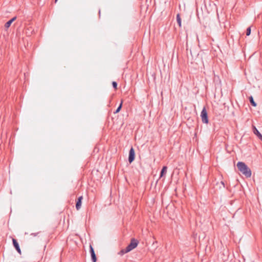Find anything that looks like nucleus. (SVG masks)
Masks as SVG:
<instances>
[{
    "label": "nucleus",
    "mask_w": 262,
    "mask_h": 262,
    "mask_svg": "<svg viewBox=\"0 0 262 262\" xmlns=\"http://www.w3.org/2000/svg\"><path fill=\"white\" fill-rule=\"evenodd\" d=\"M122 106V102L120 103L117 108L116 110V111L114 112V114L118 113L120 112Z\"/></svg>",
    "instance_id": "obj_12"
},
{
    "label": "nucleus",
    "mask_w": 262,
    "mask_h": 262,
    "mask_svg": "<svg viewBox=\"0 0 262 262\" xmlns=\"http://www.w3.org/2000/svg\"><path fill=\"white\" fill-rule=\"evenodd\" d=\"M249 101H250V102L251 104L253 106H254V107L256 106L257 104H256V103L254 101V99H253V97L252 96H250V97H249Z\"/></svg>",
    "instance_id": "obj_9"
},
{
    "label": "nucleus",
    "mask_w": 262,
    "mask_h": 262,
    "mask_svg": "<svg viewBox=\"0 0 262 262\" xmlns=\"http://www.w3.org/2000/svg\"><path fill=\"white\" fill-rule=\"evenodd\" d=\"M82 196L78 198L76 204V208L77 210H79L81 206Z\"/></svg>",
    "instance_id": "obj_7"
},
{
    "label": "nucleus",
    "mask_w": 262,
    "mask_h": 262,
    "mask_svg": "<svg viewBox=\"0 0 262 262\" xmlns=\"http://www.w3.org/2000/svg\"><path fill=\"white\" fill-rule=\"evenodd\" d=\"M138 241L135 238H132L130 243L126 247L127 248V251H130L133 249L136 248L138 245Z\"/></svg>",
    "instance_id": "obj_2"
},
{
    "label": "nucleus",
    "mask_w": 262,
    "mask_h": 262,
    "mask_svg": "<svg viewBox=\"0 0 262 262\" xmlns=\"http://www.w3.org/2000/svg\"><path fill=\"white\" fill-rule=\"evenodd\" d=\"M12 22L11 20H9L5 24V27L6 29H8L10 27Z\"/></svg>",
    "instance_id": "obj_13"
},
{
    "label": "nucleus",
    "mask_w": 262,
    "mask_h": 262,
    "mask_svg": "<svg viewBox=\"0 0 262 262\" xmlns=\"http://www.w3.org/2000/svg\"><path fill=\"white\" fill-rule=\"evenodd\" d=\"M236 166L238 170L247 178H250L251 176V169L244 162H238Z\"/></svg>",
    "instance_id": "obj_1"
},
{
    "label": "nucleus",
    "mask_w": 262,
    "mask_h": 262,
    "mask_svg": "<svg viewBox=\"0 0 262 262\" xmlns=\"http://www.w3.org/2000/svg\"><path fill=\"white\" fill-rule=\"evenodd\" d=\"M12 243L13 246L15 248L16 250L19 253L21 254V250L19 246V244L17 240L15 238H12Z\"/></svg>",
    "instance_id": "obj_5"
},
{
    "label": "nucleus",
    "mask_w": 262,
    "mask_h": 262,
    "mask_svg": "<svg viewBox=\"0 0 262 262\" xmlns=\"http://www.w3.org/2000/svg\"><path fill=\"white\" fill-rule=\"evenodd\" d=\"M99 13L100 14V10H99Z\"/></svg>",
    "instance_id": "obj_22"
},
{
    "label": "nucleus",
    "mask_w": 262,
    "mask_h": 262,
    "mask_svg": "<svg viewBox=\"0 0 262 262\" xmlns=\"http://www.w3.org/2000/svg\"><path fill=\"white\" fill-rule=\"evenodd\" d=\"M221 183H222V184L224 186V182H222Z\"/></svg>",
    "instance_id": "obj_20"
},
{
    "label": "nucleus",
    "mask_w": 262,
    "mask_h": 262,
    "mask_svg": "<svg viewBox=\"0 0 262 262\" xmlns=\"http://www.w3.org/2000/svg\"><path fill=\"white\" fill-rule=\"evenodd\" d=\"M201 117L203 123L205 124L208 123L209 120L208 118V114L206 110L205 107L203 108L201 112Z\"/></svg>",
    "instance_id": "obj_3"
},
{
    "label": "nucleus",
    "mask_w": 262,
    "mask_h": 262,
    "mask_svg": "<svg viewBox=\"0 0 262 262\" xmlns=\"http://www.w3.org/2000/svg\"><path fill=\"white\" fill-rule=\"evenodd\" d=\"M16 16H14L10 20H11V21L13 23L14 20H16Z\"/></svg>",
    "instance_id": "obj_18"
},
{
    "label": "nucleus",
    "mask_w": 262,
    "mask_h": 262,
    "mask_svg": "<svg viewBox=\"0 0 262 262\" xmlns=\"http://www.w3.org/2000/svg\"><path fill=\"white\" fill-rule=\"evenodd\" d=\"M167 167L166 166H164L162 167L161 171L160 172V178H162L166 174V171H167Z\"/></svg>",
    "instance_id": "obj_8"
},
{
    "label": "nucleus",
    "mask_w": 262,
    "mask_h": 262,
    "mask_svg": "<svg viewBox=\"0 0 262 262\" xmlns=\"http://www.w3.org/2000/svg\"><path fill=\"white\" fill-rule=\"evenodd\" d=\"M135 152L134 148L132 147L129 151L128 162L131 164L135 160Z\"/></svg>",
    "instance_id": "obj_4"
},
{
    "label": "nucleus",
    "mask_w": 262,
    "mask_h": 262,
    "mask_svg": "<svg viewBox=\"0 0 262 262\" xmlns=\"http://www.w3.org/2000/svg\"><path fill=\"white\" fill-rule=\"evenodd\" d=\"M128 250L127 251V248H126L125 249H122L119 253L118 254L120 255H123V254L128 252Z\"/></svg>",
    "instance_id": "obj_11"
},
{
    "label": "nucleus",
    "mask_w": 262,
    "mask_h": 262,
    "mask_svg": "<svg viewBox=\"0 0 262 262\" xmlns=\"http://www.w3.org/2000/svg\"><path fill=\"white\" fill-rule=\"evenodd\" d=\"M90 253H91V255L95 253L94 249L92 248V247L91 246H90Z\"/></svg>",
    "instance_id": "obj_17"
},
{
    "label": "nucleus",
    "mask_w": 262,
    "mask_h": 262,
    "mask_svg": "<svg viewBox=\"0 0 262 262\" xmlns=\"http://www.w3.org/2000/svg\"><path fill=\"white\" fill-rule=\"evenodd\" d=\"M38 233H39V232H37V233H31V235H33V236H36Z\"/></svg>",
    "instance_id": "obj_19"
},
{
    "label": "nucleus",
    "mask_w": 262,
    "mask_h": 262,
    "mask_svg": "<svg viewBox=\"0 0 262 262\" xmlns=\"http://www.w3.org/2000/svg\"><path fill=\"white\" fill-rule=\"evenodd\" d=\"M252 130L253 133L260 140L262 141V135L258 130L255 126H252Z\"/></svg>",
    "instance_id": "obj_6"
},
{
    "label": "nucleus",
    "mask_w": 262,
    "mask_h": 262,
    "mask_svg": "<svg viewBox=\"0 0 262 262\" xmlns=\"http://www.w3.org/2000/svg\"><path fill=\"white\" fill-rule=\"evenodd\" d=\"M91 258L93 262H96L97 258L95 253L91 255Z\"/></svg>",
    "instance_id": "obj_14"
},
{
    "label": "nucleus",
    "mask_w": 262,
    "mask_h": 262,
    "mask_svg": "<svg viewBox=\"0 0 262 262\" xmlns=\"http://www.w3.org/2000/svg\"><path fill=\"white\" fill-rule=\"evenodd\" d=\"M117 83L116 82V81H113L112 82V85H113V87L114 88V89H116L117 87Z\"/></svg>",
    "instance_id": "obj_16"
},
{
    "label": "nucleus",
    "mask_w": 262,
    "mask_h": 262,
    "mask_svg": "<svg viewBox=\"0 0 262 262\" xmlns=\"http://www.w3.org/2000/svg\"><path fill=\"white\" fill-rule=\"evenodd\" d=\"M177 21L179 26V27H181V17H180V14H178L177 15Z\"/></svg>",
    "instance_id": "obj_10"
},
{
    "label": "nucleus",
    "mask_w": 262,
    "mask_h": 262,
    "mask_svg": "<svg viewBox=\"0 0 262 262\" xmlns=\"http://www.w3.org/2000/svg\"><path fill=\"white\" fill-rule=\"evenodd\" d=\"M251 27H248L247 29V30H246V35L247 36H249L251 34Z\"/></svg>",
    "instance_id": "obj_15"
},
{
    "label": "nucleus",
    "mask_w": 262,
    "mask_h": 262,
    "mask_svg": "<svg viewBox=\"0 0 262 262\" xmlns=\"http://www.w3.org/2000/svg\"><path fill=\"white\" fill-rule=\"evenodd\" d=\"M58 0H55V3H56Z\"/></svg>",
    "instance_id": "obj_21"
}]
</instances>
